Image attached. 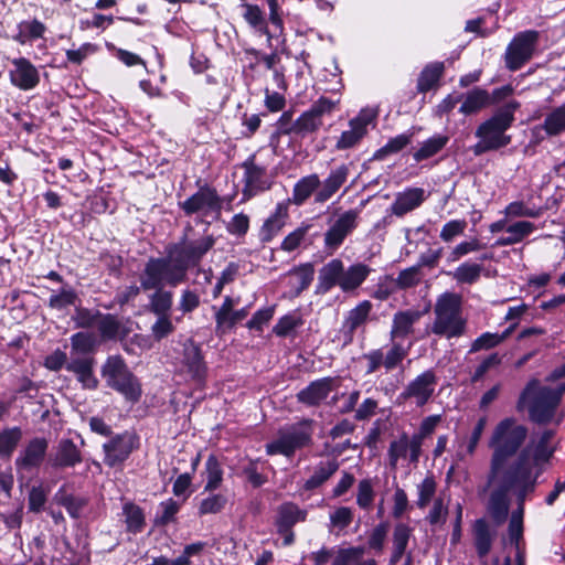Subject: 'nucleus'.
I'll use <instances>...</instances> for the list:
<instances>
[{
    "label": "nucleus",
    "mask_w": 565,
    "mask_h": 565,
    "mask_svg": "<svg viewBox=\"0 0 565 565\" xmlns=\"http://www.w3.org/2000/svg\"><path fill=\"white\" fill-rule=\"evenodd\" d=\"M318 291L327 292L334 286H340L342 290L353 289V265L347 269L340 259H332L319 270Z\"/></svg>",
    "instance_id": "nucleus-14"
},
{
    "label": "nucleus",
    "mask_w": 565,
    "mask_h": 565,
    "mask_svg": "<svg viewBox=\"0 0 565 565\" xmlns=\"http://www.w3.org/2000/svg\"><path fill=\"white\" fill-rule=\"evenodd\" d=\"M310 228L309 225H302L289 233L281 243V249L285 252L295 250L303 241Z\"/></svg>",
    "instance_id": "nucleus-64"
},
{
    "label": "nucleus",
    "mask_w": 565,
    "mask_h": 565,
    "mask_svg": "<svg viewBox=\"0 0 565 565\" xmlns=\"http://www.w3.org/2000/svg\"><path fill=\"white\" fill-rule=\"evenodd\" d=\"M459 108L463 115H472L491 104L490 94L482 88H475L467 93Z\"/></svg>",
    "instance_id": "nucleus-33"
},
{
    "label": "nucleus",
    "mask_w": 565,
    "mask_h": 565,
    "mask_svg": "<svg viewBox=\"0 0 565 565\" xmlns=\"http://www.w3.org/2000/svg\"><path fill=\"white\" fill-rule=\"evenodd\" d=\"M516 323L507 328L502 333L484 332L479 335L472 343L469 353H476L481 350H489L502 343L513 331Z\"/></svg>",
    "instance_id": "nucleus-38"
},
{
    "label": "nucleus",
    "mask_w": 565,
    "mask_h": 565,
    "mask_svg": "<svg viewBox=\"0 0 565 565\" xmlns=\"http://www.w3.org/2000/svg\"><path fill=\"white\" fill-rule=\"evenodd\" d=\"M332 381L328 377L315 381L297 394L300 403L308 406L319 405L331 392Z\"/></svg>",
    "instance_id": "nucleus-27"
},
{
    "label": "nucleus",
    "mask_w": 565,
    "mask_h": 565,
    "mask_svg": "<svg viewBox=\"0 0 565 565\" xmlns=\"http://www.w3.org/2000/svg\"><path fill=\"white\" fill-rule=\"evenodd\" d=\"M444 63L441 62L427 64L418 76L417 90L419 93H427L428 90L436 87L444 74Z\"/></svg>",
    "instance_id": "nucleus-34"
},
{
    "label": "nucleus",
    "mask_w": 565,
    "mask_h": 565,
    "mask_svg": "<svg viewBox=\"0 0 565 565\" xmlns=\"http://www.w3.org/2000/svg\"><path fill=\"white\" fill-rule=\"evenodd\" d=\"M349 175V168L347 166H340L332 170L329 177L322 183L320 190L315 194V201L317 203L327 202L344 183Z\"/></svg>",
    "instance_id": "nucleus-28"
},
{
    "label": "nucleus",
    "mask_w": 565,
    "mask_h": 565,
    "mask_svg": "<svg viewBox=\"0 0 565 565\" xmlns=\"http://www.w3.org/2000/svg\"><path fill=\"white\" fill-rule=\"evenodd\" d=\"M435 319L430 332L446 339L462 337L467 330V320L462 316L461 298L457 294L441 295L434 307Z\"/></svg>",
    "instance_id": "nucleus-5"
},
{
    "label": "nucleus",
    "mask_w": 565,
    "mask_h": 565,
    "mask_svg": "<svg viewBox=\"0 0 565 565\" xmlns=\"http://www.w3.org/2000/svg\"><path fill=\"white\" fill-rule=\"evenodd\" d=\"M438 376L433 369L426 370L411 380L397 396L399 404L411 403L417 407L425 406L435 395Z\"/></svg>",
    "instance_id": "nucleus-11"
},
{
    "label": "nucleus",
    "mask_w": 565,
    "mask_h": 565,
    "mask_svg": "<svg viewBox=\"0 0 565 565\" xmlns=\"http://www.w3.org/2000/svg\"><path fill=\"white\" fill-rule=\"evenodd\" d=\"M543 127L550 136H556L565 131V106H561L552 110L545 117Z\"/></svg>",
    "instance_id": "nucleus-49"
},
{
    "label": "nucleus",
    "mask_w": 565,
    "mask_h": 565,
    "mask_svg": "<svg viewBox=\"0 0 565 565\" xmlns=\"http://www.w3.org/2000/svg\"><path fill=\"white\" fill-rule=\"evenodd\" d=\"M338 469L337 463L333 460L328 459L322 461L316 468L313 475L306 481L305 488L307 490L315 489L322 484L335 470Z\"/></svg>",
    "instance_id": "nucleus-47"
},
{
    "label": "nucleus",
    "mask_w": 565,
    "mask_h": 565,
    "mask_svg": "<svg viewBox=\"0 0 565 565\" xmlns=\"http://www.w3.org/2000/svg\"><path fill=\"white\" fill-rule=\"evenodd\" d=\"M437 489V483L433 476L426 477L418 486H417V494L418 499L416 501V505L419 509H425L431 499L434 498Z\"/></svg>",
    "instance_id": "nucleus-54"
},
{
    "label": "nucleus",
    "mask_w": 565,
    "mask_h": 565,
    "mask_svg": "<svg viewBox=\"0 0 565 565\" xmlns=\"http://www.w3.org/2000/svg\"><path fill=\"white\" fill-rule=\"evenodd\" d=\"M408 436L403 434L397 440H393L388 448L390 466L395 468L401 458H406L408 454Z\"/></svg>",
    "instance_id": "nucleus-55"
},
{
    "label": "nucleus",
    "mask_w": 565,
    "mask_h": 565,
    "mask_svg": "<svg viewBox=\"0 0 565 565\" xmlns=\"http://www.w3.org/2000/svg\"><path fill=\"white\" fill-rule=\"evenodd\" d=\"M351 521V509L347 507L339 508L330 515L331 531L339 533L344 530Z\"/></svg>",
    "instance_id": "nucleus-63"
},
{
    "label": "nucleus",
    "mask_w": 565,
    "mask_h": 565,
    "mask_svg": "<svg viewBox=\"0 0 565 565\" xmlns=\"http://www.w3.org/2000/svg\"><path fill=\"white\" fill-rule=\"evenodd\" d=\"M520 107L516 100H511L495 110V113L476 129V137L479 141L472 146L475 156H481L507 147L511 142V136L505 131L514 121V113Z\"/></svg>",
    "instance_id": "nucleus-3"
},
{
    "label": "nucleus",
    "mask_w": 565,
    "mask_h": 565,
    "mask_svg": "<svg viewBox=\"0 0 565 565\" xmlns=\"http://www.w3.org/2000/svg\"><path fill=\"white\" fill-rule=\"evenodd\" d=\"M50 462L54 468H72L82 462V454L71 439H62Z\"/></svg>",
    "instance_id": "nucleus-24"
},
{
    "label": "nucleus",
    "mask_w": 565,
    "mask_h": 565,
    "mask_svg": "<svg viewBox=\"0 0 565 565\" xmlns=\"http://www.w3.org/2000/svg\"><path fill=\"white\" fill-rule=\"evenodd\" d=\"M448 515V507L445 504L444 499L438 497L434 500L433 507L426 516V521L433 525H443L446 523Z\"/></svg>",
    "instance_id": "nucleus-59"
},
{
    "label": "nucleus",
    "mask_w": 565,
    "mask_h": 565,
    "mask_svg": "<svg viewBox=\"0 0 565 565\" xmlns=\"http://www.w3.org/2000/svg\"><path fill=\"white\" fill-rule=\"evenodd\" d=\"M411 142V136L406 134L397 135L394 138H391L385 146L379 149L374 157L376 159H382L387 154L396 153L404 149Z\"/></svg>",
    "instance_id": "nucleus-56"
},
{
    "label": "nucleus",
    "mask_w": 565,
    "mask_h": 565,
    "mask_svg": "<svg viewBox=\"0 0 565 565\" xmlns=\"http://www.w3.org/2000/svg\"><path fill=\"white\" fill-rule=\"evenodd\" d=\"M94 364V358H74L68 360L66 370L76 375L83 388L96 390L99 382L93 371Z\"/></svg>",
    "instance_id": "nucleus-20"
},
{
    "label": "nucleus",
    "mask_w": 565,
    "mask_h": 565,
    "mask_svg": "<svg viewBox=\"0 0 565 565\" xmlns=\"http://www.w3.org/2000/svg\"><path fill=\"white\" fill-rule=\"evenodd\" d=\"M20 427L6 428L0 431V456L10 457L22 439Z\"/></svg>",
    "instance_id": "nucleus-44"
},
{
    "label": "nucleus",
    "mask_w": 565,
    "mask_h": 565,
    "mask_svg": "<svg viewBox=\"0 0 565 565\" xmlns=\"http://www.w3.org/2000/svg\"><path fill=\"white\" fill-rule=\"evenodd\" d=\"M535 225L529 221H519L507 226V236H501L495 241V246H510L522 242L532 234Z\"/></svg>",
    "instance_id": "nucleus-32"
},
{
    "label": "nucleus",
    "mask_w": 565,
    "mask_h": 565,
    "mask_svg": "<svg viewBox=\"0 0 565 565\" xmlns=\"http://www.w3.org/2000/svg\"><path fill=\"white\" fill-rule=\"evenodd\" d=\"M375 497L373 482L370 479H363L359 483L356 503L362 509H370Z\"/></svg>",
    "instance_id": "nucleus-61"
},
{
    "label": "nucleus",
    "mask_w": 565,
    "mask_h": 565,
    "mask_svg": "<svg viewBox=\"0 0 565 565\" xmlns=\"http://www.w3.org/2000/svg\"><path fill=\"white\" fill-rule=\"evenodd\" d=\"M482 248V245L477 238L470 241H463L457 244L447 257L448 263L458 262L463 256L468 255L472 252H478Z\"/></svg>",
    "instance_id": "nucleus-57"
},
{
    "label": "nucleus",
    "mask_w": 565,
    "mask_h": 565,
    "mask_svg": "<svg viewBox=\"0 0 565 565\" xmlns=\"http://www.w3.org/2000/svg\"><path fill=\"white\" fill-rule=\"evenodd\" d=\"M409 347L404 348L401 343L394 342L388 351L383 353V366L386 371L397 367L407 356Z\"/></svg>",
    "instance_id": "nucleus-52"
},
{
    "label": "nucleus",
    "mask_w": 565,
    "mask_h": 565,
    "mask_svg": "<svg viewBox=\"0 0 565 565\" xmlns=\"http://www.w3.org/2000/svg\"><path fill=\"white\" fill-rule=\"evenodd\" d=\"M339 109V100L321 96L296 119V136L305 137L317 132L323 120Z\"/></svg>",
    "instance_id": "nucleus-10"
},
{
    "label": "nucleus",
    "mask_w": 565,
    "mask_h": 565,
    "mask_svg": "<svg viewBox=\"0 0 565 565\" xmlns=\"http://www.w3.org/2000/svg\"><path fill=\"white\" fill-rule=\"evenodd\" d=\"M467 227L465 220H451L444 224L439 237L445 243L452 242L456 237L461 236Z\"/></svg>",
    "instance_id": "nucleus-58"
},
{
    "label": "nucleus",
    "mask_w": 565,
    "mask_h": 565,
    "mask_svg": "<svg viewBox=\"0 0 565 565\" xmlns=\"http://www.w3.org/2000/svg\"><path fill=\"white\" fill-rule=\"evenodd\" d=\"M353 227V213H344L326 233L324 243L329 249H337Z\"/></svg>",
    "instance_id": "nucleus-30"
},
{
    "label": "nucleus",
    "mask_w": 565,
    "mask_h": 565,
    "mask_svg": "<svg viewBox=\"0 0 565 565\" xmlns=\"http://www.w3.org/2000/svg\"><path fill=\"white\" fill-rule=\"evenodd\" d=\"M539 35V32L535 30H526L514 35L504 54L508 70L512 72L518 71L532 58Z\"/></svg>",
    "instance_id": "nucleus-12"
},
{
    "label": "nucleus",
    "mask_w": 565,
    "mask_h": 565,
    "mask_svg": "<svg viewBox=\"0 0 565 565\" xmlns=\"http://www.w3.org/2000/svg\"><path fill=\"white\" fill-rule=\"evenodd\" d=\"M244 173V190L243 194L246 198H252L260 191L268 189L269 184L266 178V169L255 163L254 158L247 159L243 163Z\"/></svg>",
    "instance_id": "nucleus-18"
},
{
    "label": "nucleus",
    "mask_w": 565,
    "mask_h": 565,
    "mask_svg": "<svg viewBox=\"0 0 565 565\" xmlns=\"http://www.w3.org/2000/svg\"><path fill=\"white\" fill-rule=\"evenodd\" d=\"M238 298L234 299L230 296L224 298L222 306L215 312V322L218 329L232 328L247 317L248 308L234 310V307L238 305Z\"/></svg>",
    "instance_id": "nucleus-21"
},
{
    "label": "nucleus",
    "mask_w": 565,
    "mask_h": 565,
    "mask_svg": "<svg viewBox=\"0 0 565 565\" xmlns=\"http://www.w3.org/2000/svg\"><path fill=\"white\" fill-rule=\"evenodd\" d=\"M387 535V525L385 523L377 524L370 533L367 539V547L380 555L383 551L384 541Z\"/></svg>",
    "instance_id": "nucleus-60"
},
{
    "label": "nucleus",
    "mask_w": 565,
    "mask_h": 565,
    "mask_svg": "<svg viewBox=\"0 0 565 565\" xmlns=\"http://www.w3.org/2000/svg\"><path fill=\"white\" fill-rule=\"evenodd\" d=\"M278 515V530L282 533L289 531L297 522L305 521L306 511L288 502L279 508Z\"/></svg>",
    "instance_id": "nucleus-36"
},
{
    "label": "nucleus",
    "mask_w": 565,
    "mask_h": 565,
    "mask_svg": "<svg viewBox=\"0 0 565 565\" xmlns=\"http://www.w3.org/2000/svg\"><path fill=\"white\" fill-rule=\"evenodd\" d=\"M180 207L186 215L200 214L217 218L222 211V200L215 189L205 185L180 203Z\"/></svg>",
    "instance_id": "nucleus-13"
},
{
    "label": "nucleus",
    "mask_w": 565,
    "mask_h": 565,
    "mask_svg": "<svg viewBox=\"0 0 565 565\" xmlns=\"http://www.w3.org/2000/svg\"><path fill=\"white\" fill-rule=\"evenodd\" d=\"M122 513L127 531L131 533H139L142 531L145 526V515L138 505L134 503H126L122 508Z\"/></svg>",
    "instance_id": "nucleus-46"
},
{
    "label": "nucleus",
    "mask_w": 565,
    "mask_h": 565,
    "mask_svg": "<svg viewBox=\"0 0 565 565\" xmlns=\"http://www.w3.org/2000/svg\"><path fill=\"white\" fill-rule=\"evenodd\" d=\"M423 312L417 309L397 311L393 316L391 339H404L414 332V326L420 320Z\"/></svg>",
    "instance_id": "nucleus-23"
},
{
    "label": "nucleus",
    "mask_w": 565,
    "mask_h": 565,
    "mask_svg": "<svg viewBox=\"0 0 565 565\" xmlns=\"http://www.w3.org/2000/svg\"><path fill=\"white\" fill-rule=\"evenodd\" d=\"M529 429L515 417L501 419L493 428L488 446L492 450L486 486L503 489L525 482H537L544 465L553 457V429L533 435L523 447Z\"/></svg>",
    "instance_id": "nucleus-1"
},
{
    "label": "nucleus",
    "mask_w": 565,
    "mask_h": 565,
    "mask_svg": "<svg viewBox=\"0 0 565 565\" xmlns=\"http://www.w3.org/2000/svg\"><path fill=\"white\" fill-rule=\"evenodd\" d=\"M321 181L317 174L301 178L294 186L292 202L302 205L313 193H317Z\"/></svg>",
    "instance_id": "nucleus-35"
},
{
    "label": "nucleus",
    "mask_w": 565,
    "mask_h": 565,
    "mask_svg": "<svg viewBox=\"0 0 565 565\" xmlns=\"http://www.w3.org/2000/svg\"><path fill=\"white\" fill-rule=\"evenodd\" d=\"M182 364L191 379L198 383H203L206 376V365L200 348L192 341L183 345Z\"/></svg>",
    "instance_id": "nucleus-19"
},
{
    "label": "nucleus",
    "mask_w": 565,
    "mask_h": 565,
    "mask_svg": "<svg viewBox=\"0 0 565 565\" xmlns=\"http://www.w3.org/2000/svg\"><path fill=\"white\" fill-rule=\"evenodd\" d=\"M537 482H525L514 486H507L503 489L495 486H484L488 493L487 512L495 524L500 525L508 519L512 495L516 497V509L512 512L509 522V537L515 545V552L521 546L523 536L524 504L529 494L535 491Z\"/></svg>",
    "instance_id": "nucleus-2"
},
{
    "label": "nucleus",
    "mask_w": 565,
    "mask_h": 565,
    "mask_svg": "<svg viewBox=\"0 0 565 565\" xmlns=\"http://www.w3.org/2000/svg\"><path fill=\"white\" fill-rule=\"evenodd\" d=\"M486 425H487V418L486 417H481L478 419V422L476 423L470 436L468 437L466 444H465V447H466V452H461V451H458L457 452V457L458 459L462 460L465 459L466 455L468 456H472L475 452H476V449L478 447V444L481 439V436L483 434V430L486 428Z\"/></svg>",
    "instance_id": "nucleus-53"
},
{
    "label": "nucleus",
    "mask_w": 565,
    "mask_h": 565,
    "mask_svg": "<svg viewBox=\"0 0 565 565\" xmlns=\"http://www.w3.org/2000/svg\"><path fill=\"white\" fill-rule=\"evenodd\" d=\"M449 140L450 138L447 135L435 134L418 145V148L413 152V159L418 163L433 158L447 146Z\"/></svg>",
    "instance_id": "nucleus-31"
},
{
    "label": "nucleus",
    "mask_w": 565,
    "mask_h": 565,
    "mask_svg": "<svg viewBox=\"0 0 565 565\" xmlns=\"http://www.w3.org/2000/svg\"><path fill=\"white\" fill-rule=\"evenodd\" d=\"M156 291L150 296V310L157 316H169L172 307L173 294L164 290L163 287L153 288Z\"/></svg>",
    "instance_id": "nucleus-43"
},
{
    "label": "nucleus",
    "mask_w": 565,
    "mask_h": 565,
    "mask_svg": "<svg viewBox=\"0 0 565 565\" xmlns=\"http://www.w3.org/2000/svg\"><path fill=\"white\" fill-rule=\"evenodd\" d=\"M47 441L45 438L36 437L31 439L15 458V468L25 471L38 468L45 457Z\"/></svg>",
    "instance_id": "nucleus-17"
},
{
    "label": "nucleus",
    "mask_w": 565,
    "mask_h": 565,
    "mask_svg": "<svg viewBox=\"0 0 565 565\" xmlns=\"http://www.w3.org/2000/svg\"><path fill=\"white\" fill-rule=\"evenodd\" d=\"M167 253V257L150 258L147 262L140 277L141 288L145 290L163 287L164 285L175 287L185 281L188 269L177 255H171L170 247Z\"/></svg>",
    "instance_id": "nucleus-6"
},
{
    "label": "nucleus",
    "mask_w": 565,
    "mask_h": 565,
    "mask_svg": "<svg viewBox=\"0 0 565 565\" xmlns=\"http://www.w3.org/2000/svg\"><path fill=\"white\" fill-rule=\"evenodd\" d=\"M288 203L281 202L276 205L274 213L265 221L259 237L263 243L270 242L286 225L289 217Z\"/></svg>",
    "instance_id": "nucleus-25"
},
{
    "label": "nucleus",
    "mask_w": 565,
    "mask_h": 565,
    "mask_svg": "<svg viewBox=\"0 0 565 565\" xmlns=\"http://www.w3.org/2000/svg\"><path fill=\"white\" fill-rule=\"evenodd\" d=\"M312 429L311 422L303 420L295 425L285 427L279 430L278 437L267 444L266 451L268 455L291 456L294 452L307 446L311 440Z\"/></svg>",
    "instance_id": "nucleus-9"
},
{
    "label": "nucleus",
    "mask_w": 565,
    "mask_h": 565,
    "mask_svg": "<svg viewBox=\"0 0 565 565\" xmlns=\"http://www.w3.org/2000/svg\"><path fill=\"white\" fill-rule=\"evenodd\" d=\"M411 537V527L406 524L399 523L395 526L393 533V553L390 558V564L395 565L403 557L408 541Z\"/></svg>",
    "instance_id": "nucleus-39"
},
{
    "label": "nucleus",
    "mask_w": 565,
    "mask_h": 565,
    "mask_svg": "<svg viewBox=\"0 0 565 565\" xmlns=\"http://www.w3.org/2000/svg\"><path fill=\"white\" fill-rule=\"evenodd\" d=\"M472 536L478 556L486 557L491 551L495 531L484 519H478L472 526Z\"/></svg>",
    "instance_id": "nucleus-26"
},
{
    "label": "nucleus",
    "mask_w": 565,
    "mask_h": 565,
    "mask_svg": "<svg viewBox=\"0 0 565 565\" xmlns=\"http://www.w3.org/2000/svg\"><path fill=\"white\" fill-rule=\"evenodd\" d=\"M564 388L541 385L539 380H531L518 399V411L527 409L530 419L539 425L552 422L562 401Z\"/></svg>",
    "instance_id": "nucleus-4"
},
{
    "label": "nucleus",
    "mask_w": 565,
    "mask_h": 565,
    "mask_svg": "<svg viewBox=\"0 0 565 565\" xmlns=\"http://www.w3.org/2000/svg\"><path fill=\"white\" fill-rule=\"evenodd\" d=\"M102 376L108 387L121 394L127 401L135 403L141 397V385L120 355H111L106 360L102 366Z\"/></svg>",
    "instance_id": "nucleus-7"
},
{
    "label": "nucleus",
    "mask_w": 565,
    "mask_h": 565,
    "mask_svg": "<svg viewBox=\"0 0 565 565\" xmlns=\"http://www.w3.org/2000/svg\"><path fill=\"white\" fill-rule=\"evenodd\" d=\"M55 500L58 504L66 509L70 516L73 519H78L82 516L83 510L88 502L86 498L66 494L63 488L56 492Z\"/></svg>",
    "instance_id": "nucleus-40"
},
{
    "label": "nucleus",
    "mask_w": 565,
    "mask_h": 565,
    "mask_svg": "<svg viewBox=\"0 0 565 565\" xmlns=\"http://www.w3.org/2000/svg\"><path fill=\"white\" fill-rule=\"evenodd\" d=\"M204 473L206 478V483L204 486L205 491L212 492L221 487L224 471L216 456H209L205 462Z\"/></svg>",
    "instance_id": "nucleus-41"
},
{
    "label": "nucleus",
    "mask_w": 565,
    "mask_h": 565,
    "mask_svg": "<svg viewBox=\"0 0 565 565\" xmlns=\"http://www.w3.org/2000/svg\"><path fill=\"white\" fill-rule=\"evenodd\" d=\"M426 200L425 190L422 188H407L396 194L391 205V211L396 216H403L406 213L417 209Z\"/></svg>",
    "instance_id": "nucleus-22"
},
{
    "label": "nucleus",
    "mask_w": 565,
    "mask_h": 565,
    "mask_svg": "<svg viewBox=\"0 0 565 565\" xmlns=\"http://www.w3.org/2000/svg\"><path fill=\"white\" fill-rule=\"evenodd\" d=\"M303 321L299 313L292 312L281 317L275 324L273 332L277 337H288L298 327L302 326Z\"/></svg>",
    "instance_id": "nucleus-51"
},
{
    "label": "nucleus",
    "mask_w": 565,
    "mask_h": 565,
    "mask_svg": "<svg viewBox=\"0 0 565 565\" xmlns=\"http://www.w3.org/2000/svg\"><path fill=\"white\" fill-rule=\"evenodd\" d=\"M227 504V498L222 493H213L201 500L199 504V514H216L220 513Z\"/></svg>",
    "instance_id": "nucleus-50"
},
{
    "label": "nucleus",
    "mask_w": 565,
    "mask_h": 565,
    "mask_svg": "<svg viewBox=\"0 0 565 565\" xmlns=\"http://www.w3.org/2000/svg\"><path fill=\"white\" fill-rule=\"evenodd\" d=\"M77 300L76 291L70 287H63L58 292H54L49 298V307L55 310H63L74 306Z\"/></svg>",
    "instance_id": "nucleus-48"
},
{
    "label": "nucleus",
    "mask_w": 565,
    "mask_h": 565,
    "mask_svg": "<svg viewBox=\"0 0 565 565\" xmlns=\"http://www.w3.org/2000/svg\"><path fill=\"white\" fill-rule=\"evenodd\" d=\"M105 452L104 462L109 467L120 466L132 452L135 438L130 434H121L113 437L103 446Z\"/></svg>",
    "instance_id": "nucleus-15"
},
{
    "label": "nucleus",
    "mask_w": 565,
    "mask_h": 565,
    "mask_svg": "<svg viewBox=\"0 0 565 565\" xmlns=\"http://www.w3.org/2000/svg\"><path fill=\"white\" fill-rule=\"evenodd\" d=\"M482 270L481 264L465 262L451 273V276L458 284L472 285L479 280Z\"/></svg>",
    "instance_id": "nucleus-42"
},
{
    "label": "nucleus",
    "mask_w": 565,
    "mask_h": 565,
    "mask_svg": "<svg viewBox=\"0 0 565 565\" xmlns=\"http://www.w3.org/2000/svg\"><path fill=\"white\" fill-rule=\"evenodd\" d=\"M242 17L255 34L266 35L267 42L270 44L273 35L268 29V22L264 11L257 6L252 3L242 4Z\"/></svg>",
    "instance_id": "nucleus-29"
},
{
    "label": "nucleus",
    "mask_w": 565,
    "mask_h": 565,
    "mask_svg": "<svg viewBox=\"0 0 565 565\" xmlns=\"http://www.w3.org/2000/svg\"><path fill=\"white\" fill-rule=\"evenodd\" d=\"M96 344L95 337L87 332H77L71 337L70 359L92 358L89 353Z\"/></svg>",
    "instance_id": "nucleus-37"
},
{
    "label": "nucleus",
    "mask_w": 565,
    "mask_h": 565,
    "mask_svg": "<svg viewBox=\"0 0 565 565\" xmlns=\"http://www.w3.org/2000/svg\"><path fill=\"white\" fill-rule=\"evenodd\" d=\"M508 217H536L540 211L526 205L523 201L511 202L504 210Z\"/></svg>",
    "instance_id": "nucleus-62"
},
{
    "label": "nucleus",
    "mask_w": 565,
    "mask_h": 565,
    "mask_svg": "<svg viewBox=\"0 0 565 565\" xmlns=\"http://www.w3.org/2000/svg\"><path fill=\"white\" fill-rule=\"evenodd\" d=\"M192 226L188 225L180 242L170 246L171 255H177L188 270L198 266L215 244V237L212 234L195 238L192 237Z\"/></svg>",
    "instance_id": "nucleus-8"
},
{
    "label": "nucleus",
    "mask_w": 565,
    "mask_h": 565,
    "mask_svg": "<svg viewBox=\"0 0 565 565\" xmlns=\"http://www.w3.org/2000/svg\"><path fill=\"white\" fill-rule=\"evenodd\" d=\"M377 116V107H365L360 110L355 117V142L364 137L367 132V127H375Z\"/></svg>",
    "instance_id": "nucleus-45"
},
{
    "label": "nucleus",
    "mask_w": 565,
    "mask_h": 565,
    "mask_svg": "<svg viewBox=\"0 0 565 565\" xmlns=\"http://www.w3.org/2000/svg\"><path fill=\"white\" fill-rule=\"evenodd\" d=\"M11 63L13 68L10 71L9 75L12 85L22 90H30L39 84V71L28 58H13Z\"/></svg>",
    "instance_id": "nucleus-16"
}]
</instances>
